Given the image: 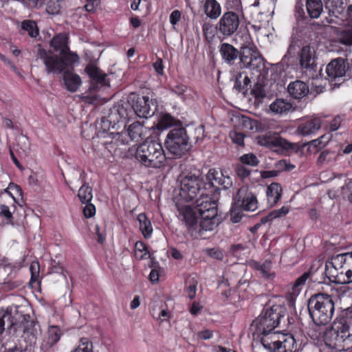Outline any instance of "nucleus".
Returning <instances> with one entry per match:
<instances>
[{"mask_svg": "<svg viewBox=\"0 0 352 352\" xmlns=\"http://www.w3.org/2000/svg\"><path fill=\"white\" fill-rule=\"evenodd\" d=\"M135 157L142 166L147 168H160L166 161L162 144L158 140L148 138L137 146Z\"/></svg>", "mask_w": 352, "mask_h": 352, "instance_id": "nucleus-1", "label": "nucleus"}, {"mask_svg": "<svg viewBox=\"0 0 352 352\" xmlns=\"http://www.w3.org/2000/svg\"><path fill=\"white\" fill-rule=\"evenodd\" d=\"M325 346L336 351L352 349V322L335 324L324 335Z\"/></svg>", "mask_w": 352, "mask_h": 352, "instance_id": "nucleus-2", "label": "nucleus"}, {"mask_svg": "<svg viewBox=\"0 0 352 352\" xmlns=\"http://www.w3.org/2000/svg\"><path fill=\"white\" fill-rule=\"evenodd\" d=\"M37 58L43 60L47 74H57L68 71L67 67H71L79 60L78 54L70 52L69 48L66 52L60 53V56H57L39 47L37 50Z\"/></svg>", "mask_w": 352, "mask_h": 352, "instance_id": "nucleus-3", "label": "nucleus"}, {"mask_svg": "<svg viewBox=\"0 0 352 352\" xmlns=\"http://www.w3.org/2000/svg\"><path fill=\"white\" fill-rule=\"evenodd\" d=\"M309 315L317 325L328 324L334 312V302L331 296L325 294L313 295L308 301Z\"/></svg>", "mask_w": 352, "mask_h": 352, "instance_id": "nucleus-4", "label": "nucleus"}, {"mask_svg": "<svg viewBox=\"0 0 352 352\" xmlns=\"http://www.w3.org/2000/svg\"><path fill=\"white\" fill-rule=\"evenodd\" d=\"M237 40L241 45L240 61L242 67L252 70H260L263 67V58L254 45L249 32H242Z\"/></svg>", "mask_w": 352, "mask_h": 352, "instance_id": "nucleus-5", "label": "nucleus"}, {"mask_svg": "<svg viewBox=\"0 0 352 352\" xmlns=\"http://www.w3.org/2000/svg\"><path fill=\"white\" fill-rule=\"evenodd\" d=\"M195 208L201 217L199 227L204 230H212L217 226V204L208 195L201 192L195 201Z\"/></svg>", "mask_w": 352, "mask_h": 352, "instance_id": "nucleus-6", "label": "nucleus"}, {"mask_svg": "<svg viewBox=\"0 0 352 352\" xmlns=\"http://www.w3.org/2000/svg\"><path fill=\"white\" fill-rule=\"evenodd\" d=\"M285 313V307L279 305L265 308L259 316L253 321L252 327H255L256 333L272 331L278 327Z\"/></svg>", "mask_w": 352, "mask_h": 352, "instance_id": "nucleus-7", "label": "nucleus"}, {"mask_svg": "<svg viewBox=\"0 0 352 352\" xmlns=\"http://www.w3.org/2000/svg\"><path fill=\"white\" fill-rule=\"evenodd\" d=\"M165 145L168 152L175 157H181L190 148L186 130L184 127L171 129L166 136Z\"/></svg>", "mask_w": 352, "mask_h": 352, "instance_id": "nucleus-8", "label": "nucleus"}, {"mask_svg": "<svg viewBox=\"0 0 352 352\" xmlns=\"http://www.w3.org/2000/svg\"><path fill=\"white\" fill-rule=\"evenodd\" d=\"M258 334L262 336L261 342L264 348L270 352H292L291 346L294 344V339L292 336L280 339V335L276 331L259 332Z\"/></svg>", "mask_w": 352, "mask_h": 352, "instance_id": "nucleus-9", "label": "nucleus"}, {"mask_svg": "<svg viewBox=\"0 0 352 352\" xmlns=\"http://www.w3.org/2000/svg\"><path fill=\"white\" fill-rule=\"evenodd\" d=\"M204 190V182L199 176L188 174L181 180L180 195L187 201H192L198 193Z\"/></svg>", "mask_w": 352, "mask_h": 352, "instance_id": "nucleus-10", "label": "nucleus"}, {"mask_svg": "<svg viewBox=\"0 0 352 352\" xmlns=\"http://www.w3.org/2000/svg\"><path fill=\"white\" fill-rule=\"evenodd\" d=\"M240 19L239 15L232 11L225 12L219 19L217 25V32L223 36L233 35L239 29Z\"/></svg>", "mask_w": 352, "mask_h": 352, "instance_id": "nucleus-11", "label": "nucleus"}, {"mask_svg": "<svg viewBox=\"0 0 352 352\" xmlns=\"http://www.w3.org/2000/svg\"><path fill=\"white\" fill-rule=\"evenodd\" d=\"M206 179L208 182L204 184L205 190L211 188L228 189L232 185V180L230 177L215 169H210L208 171Z\"/></svg>", "mask_w": 352, "mask_h": 352, "instance_id": "nucleus-12", "label": "nucleus"}, {"mask_svg": "<svg viewBox=\"0 0 352 352\" xmlns=\"http://www.w3.org/2000/svg\"><path fill=\"white\" fill-rule=\"evenodd\" d=\"M235 203L246 211H255L258 208L256 196L247 186L240 188L235 196Z\"/></svg>", "mask_w": 352, "mask_h": 352, "instance_id": "nucleus-13", "label": "nucleus"}, {"mask_svg": "<svg viewBox=\"0 0 352 352\" xmlns=\"http://www.w3.org/2000/svg\"><path fill=\"white\" fill-rule=\"evenodd\" d=\"M326 73L331 80L345 75L352 76V69L348 66L346 69V63L341 58L332 60L326 67Z\"/></svg>", "mask_w": 352, "mask_h": 352, "instance_id": "nucleus-14", "label": "nucleus"}, {"mask_svg": "<svg viewBox=\"0 0 352 352\" xmlns=\"http://www.w3.org/2000/svg\"><path fill=\"white\" fill-rule=\"evenodd\" d=\"M136 115L140 118H147L153 116L157 109L155 102L148 96L138 97L133 106Z\"/></svg>", "mask_w": 352, "mask_h": 352, "instance_id": "nucleus-15", "label": "nucleus"}, {"mask_svg": "<svg viewBox=\"0 0 352 352\" xmlns=\"http://www.w3.org/2000/svg\"><path fill=\"white\" fill-rule=\"evenodd\" d=\"M256 141L259 145L269 148L280 147L287 149L291 147V144L289 142L283 139L278 133L274 132H268L258 135Z\"/></svg>", "mask_w": 352, "mask_h": 352, "instance_id": "nucleus-16", "label": "nucleus"}, {"mask_svg": "<svg viewBox=\"0 0 352 352\" xmlns=\"http://www.w3.org/2000/svg\"><path fill=\"white\" fill-rule=\"evenodd\" d=\"M316 53L314 47L310 45L303 46L300 53V65L301 67L314 75L316 72Z\"/></svg>", "mask_w": 352, "mask_h": 352, "instance_id": "nucleus-17", "label": "nucleus"}, {"mask_svg": "<svg viewBox=\"0 0 352 352\" xmlns=\"http://www.w3.org/2000/svg\"><path fill=\"white\" fill-rule=\"evenodd\" d=\"M179 215L182 217V220L185 223L188 230H196L197 228V222L199 217L198 212L195 208L189 206H185L179 209Z\"/></svg>", "mask_w": 352, "mask_h": 352, "instance_id": "nucleus-18", "label": "nucleus"}, {"mask_svg": "<svg viewBox=\"0 0 352 352\" xmlns=\"http://www.w3.org/2000/svg\"><path fill=\"white\" fill-rule=\"evenodd\" d=\"M322 121L319 118H314L300 124L297 128L299 134L303 136L316 133L321 127Z\"/></svg>", "mask_w": 352, "mask_h": 352, "instance_id": "nucleus-19", "label": "nucleus"}, {"mask_svg": "<svg viewBox=\"0 0 352 352\" xmlns=\"http://www.w3.org/2000/svg\"><path fill=\"white\" fill-rule=\"evenodd\" d=\"M287 91L295 99H301L309 93V87L301 80L292 82L287 86Z\"/></svg>", "mask_w": 352, "mask_h": 352, "instance_id": "nucleus-20", "label": "nucleus"}, {"mask_svg": "<svg viewBox=\"0 0 352 352\" xmlns=\"http://www.w3.org/2000/svg\"><path fill=\"white\" fill-rule=\"evenodd\" d=\"M38 331L33 320H27L23 324V333L22 338L30 345H34L36 342Z\"/></svg>", "mask_w": 352, "mask_h": 352, "instance_id": "nucleus-21", "label": "nucleus"}, {"mask_svg": "<svg viewBox=\"0 0 352 352\" xmlns=\"http://www.w3.org/2000/svg\"><path fill=\"white\" fill-rule=\"evenodd\" d=\"M223 60L228 64L232 65L240 57L239 52L233 45L229 43H222L219 49Z\"/></svg>", "mask_w": 352, "mask_h": 352, "instance_id": "nucleus-22", "label": "nucleus"}, {"mask_svg": "<svg viewBox=\"0 0 352 352\" xmlns=\"http://www.w3.org/2000/svg\"><path fill=\"white\" fill-rule=\"evenodd\" d=\"M270 110L275 114H286L290 111H294L293 104L287 99L276 98L270 105Z\"/></svg>", "mask_w": 352, "mask_h": 352, "instance_id": "nucleus-23", "label": "nucleus"}, {"mask_svg": "<svg viewBox=\"0 0 352 352\" xmlns=\"http://www.w3.org/2000/svg\"><path fill=\"white\" fill-rule=\"evenodd\" d=\"M62 335L61 330L57 326H52L49 327L47 331V337L43 341L41 348L43 350H47L56 344Z\"/></svg>", "mask_w": 352, "mask_h": 352, "instance_id": "nucleus-24", "label": "nucleus"}, {"mask_svg": "<svg viewBox=\"0 0 352 352\" xmlns=\"http://www.w3.org/2000/svg\"><path fill=\"white\" fill-rule=\"evenodd\" d=\"M282 188L278 183L271 184L267 188L266 195L268 204L274 206L281 197Z\"/></svg>", "mask_w": 352, "mask_h": 352, "instance_id": "nucleus-25", "label": "nucleus"}, {"mask_svg": "<svg viewBox=\"0 0 352 352\" xmlns=\"http://www.w3.org/2000/svg\"><path fill=\"white\" fill-rule=\"evenodd\" d=\"M63 73V80L67 89L72 92L77 91L81 84V79L77 74H73L68 71Z\"/></svg>", "mask_w": 352, "mask_h": 352, "instance_id": "nucleus-26", "label": "nucleus"}, {"mask_svg": "<svg viewBox=\"0 0 352 352\" xmlns=\"http://www.w3.org/2000/svg\"><path fill=\"white\" fill-rule=\"evenodd\" d=\"M85 71L95 83L100 84L101 86L106 85V74L98 67L94 65H89L87 66Z\"/></svg>", "mask_w": 352, "mask_h": 352, "instance_id": "nucleus-27", "label": "nucleus"}, {"mask_svg": "<svg viewBox=\"0 0 352 352\" xmlns=\"http://www.w3.org/2000/svg\"><path fill=\"white\" fill-rule=\"evenodd\" d=\"M16 325V321L11 316V313L8 309H0V335H1L6 329H11Z\"/></svg>", "mask_w": 352, "mask_h": 352, "instance_id": "nucleus-28", "label": "nucleus"}, {"mask_svg": "<svg viewBox=\"0 0 352 352\" xmlns=\"http://www.w3.org/2000/svg\"><path fill=\"white\" fill-rule=\"evenodd\" d=\"M306 8L311 18L318 19L323 11V4L321 0H306Z\"/></svg>", "mask_w": 352, "mask_h": 352, "instance_id": "nucleus-29", "label": "nucleus"}, {"mask_svg": "<svg viewBox=\"0 0 352 352\" xmlns=\"http://www.w3.org/2000/svg\"><path fill=\"white\" fill-rule=\"evenodd\" d=\"M204 8L205 14L210 19H216L221 14V6L216 0H206Z\"/></svg>", "mask_w": 352, "mask_h": 352, "instance_id": "nucleus-30", "label": "nucleus"}, {"mask_svg": "<svg viewBox=\"0 0 352 352\" xmlns=\"http://www.w3.org/2000/svg\"><path fill=\"white\" fill-rule=\"evenodd\" d=\"M137 219L139 222L140 230L144 237L146 239L150 238L153 233V227L150 220L144 213L139 214Z\"/></svg>", "mask_w": 352, "mask_h": 352, "instance_id": "nucleus-31", "label": "nucleus"}, {"mask_svg": "<svg viewBox=\"0 0 352 352\" xmlns=\"http://www.w3.org/2000/svg\"><path fill=\"white\" fill-rule=\"evenodd\" d=\"M144 127L140 122H135L129 125L127 129V134L131 140L138 141L142 138Z\"/></svg>", "mask_w": 352, "mask_h": 352, "instance_id": "nucleus-32", "label": "nucleus"}, {"mask_svg": "<svg viewBox=\"0 0 352 352\" xmlns=\"http://www.w3.org/2000/svg\"><path fill=\"white\" fill-rule=\"evenodd\" d=\"M347 0H326L325 7L333 14H340L344 10Z\"/></svg>", "mask_w": 352, "mask_h": 352, "instance_id": "nucleus-33", "label": "nucleus"}, {"mask_svg": "<svg viewBox=\"0 0 352 352\" xmlns=\"http://www.w3.org/2000/svg\"><path fill=\"white\" fill-rule=\"evenodd\" d=\"M51 46L56 52L59 51L60 53L66 52L69 48L67 45V37L63 34L54 36L51 41Z\"/></svg>", "mask_w": 352, "mask_h": 352, "instance_id": "nucleus-34", "label": "nucleus"}, {"mask_svg": "<svg viewBox=\"0 0 352 352\" xmlns=\"http://www.w3.org/2000/svg\"><path fill=\"white\" fill-rule=\"evenodd\" d=\"M177 122H179V121L174 117L168 113H164L160 117L157 127L159 129H165L170 126L176 125Z\"/></svg>", "mask_w": 352, "mask_h": 352, "instance_id": "nucleus-35", "label": "nucleus"}, {"mask_svg": "<svg viewBox=\"0 0 352 352\" xmlns=\"http://www.w3.org/2000/svg\"><path fill=\"white\" fill-rule=\"evenodd\" d=\"M289 212V208L283 206L281 208L274 210L267 214L266 216L262 217L261 222L265 223L272 221L273 219L286 215Z\"/></svg>", "mask_w": 352, "mask_h": 352, "instance_id": "nucleus-36", "label": "nucleus"}, {"mask_svg": "<svg viewBox=\"0 0 352 352\" xmlns=\"http://www.w3.org/2000/svg\"><path fill=\"white\" fill-rule=\"evenodd\" d=\"M250 82V79L245 73H239L236 76L234 88L238 91H241L246 89Z\"/></svg>", "mask_w": 352, "mask_h": 352, "instance_id": "nucleus-37", "label": "nucleus"}, {"mask_svg": "<svg viewBox=\"0 0 352 352\" xmlns=\"http://www.w3.org/2000/svg\"><path fill=\"white\" fill-rule=\"evenodd\" d=\"M252 266L262 274L265 278H270L271 274L272 263L270 261L266 260L263 263L254 262Z\"/></svg>", "mask_w": 352, "mask_h": 352, "instance_id": "nucleus-38", "label": "nucleus"}, {"mask_svg": "<svg viewBox=\"0 0 352 352\" xmlns=\"http://www.w3.org/2000/svg\"><path fill=\"white\" fill-rule=\"evenodd\" d=\"M78 197L82 204L90 202L93 197L91 188L86 184L82 185L78 190Z\"/></svg>", "mask_w": 352, "mask_h": 352, "instance_id": "nucleus-39", "label": "nucleus"}, {"mask_svg": "<svg viewBox=\"0 0 352 352\" xmlns=\"http://www.w3.org/2000/svg\"><path fill=\"white\" fill-rule=\"evenodd\" d=\"M21 28L22 30L27 32L31 37H36L38 34L36 24L33 21H23L21 23Z\"/></svg>", "mask_w": 352, "mask_h": 352, "instance_id": "nucleus-40", "label": "nucleus"}, {"mask_svg": "<svg viewBox=\"0 0 352 352\" xmlns=\"http://www.w3.org/2000/svg\"><path fill=\"white\" fill-rule=\"evenodd\" d=\"M135 256L141 260L149 257V253L147 250L146 245L141 241H138L135 245Z\"/></svg>", "mask_w": 352, "mask_h": 352, "instance_id": "nucleus-41", "label": "nucleus"}, {"mask_svg": "<svg viewBox=\"0 0 352 352\" xmlns=\"http://www.w3.org/2000/svg\"><path fill=\"white\" fill-rule=\"evenodd\" d=\"M72 352H93L92 342L87 338H82L78 347Z\"/></svg>", "mask_w": 352, "mask_h": 352, "instance_id": "nucleus-42", "label": "nucleus"}, {"mask_svg": "<svg viewBox=\"0 0 352 352\" xmlns=\"http://www.w3.org/2000/svg\"><path fill=\"white\" fill-rule=\"evenodd\" d=\"M45 10L50 14H58L60 10V0H48Z\"/></svg>", "mask_w": 352, "mask_h": 352, "instance_id": "nucleus-43", "label": "nucleus"}, {"mask_svg": "<svg viewBox=\"0 0 352 352\" xmlns=\"http://www.w3.org/2000/svg\"><path fill=\"white\" fill-rule=\"evenodd\" d=\"M197 281L194 278L186 280V292L190 299H193L196 296Z\"/></svg>", "mask_w": 352, "mask_h": 352, "instance_id": "nucleus-44", "label": "nucleus"}, {"mask_svg": "<svg viewBox=\"0 0 352 352\" xmlns=\"http://www.w3.org/2000/svg\"><path fill=\"white\" fill-rule=\"evenodd\" d=\"M241 164L243 165H250L252 166H255L258 164V161L256 155L252 153L245 154L241 157L240 158Z\"/></svg>", "mask_w": 352, "mask_h": 352, "instance_id": "nucleus-45", "label": "nucleus"}, {"mask_svg": "<svg viewBox=\"0 0 352 352\" xmlns=\"http://www.w3.org/2000/svg\"><path fill=\"white\" fill-rule=\"evenodd\" d=\"M325 138H326L325 135H322L321 137H320L318 139L310 141L309 142V148L310 149L311 147H314V148H316V151H318L319 149H321L327 144V143L329 141V138H327V140L324 142V139H325Z\"/></svg>", "mask_w": 352, "mask_h": 352, "instance_id": "nucleus-46", "label": "nucleus"}, {"mask_svg": "<svg viewBox=\"0 0 352 352\" xmlns=\"http://www.w3.org/2000/svg\"><path fill=\"white\" fill-rule=\"evenodd\" d=\"M275 167L278 172H282L284 170H287V171L292 170L295 168V166L292 164L291 163H289L286 160H281L278 161L275 164Z\"/></svg>", "mask_w": 352, "mask_h": 352, "instance_id": "nucleus-47", "label": "nucleus"}, {"mask_svg": "<svg viewBox=\"0 0 352 352\" xmlns=\"http://www.w3.org/2000/svg\"><path fill=\"white\" fill-rule=\"evenodd\" d=\"M31 272V281H38L39 278L40 265L38 261H33L30 267Z\"/></svg>", "mask_w": 352, "mask_h": 352, "instance_id": "nucleus-48", "label": "nucleus"}, {"mask_svg": "<svg viewBox=\"0 0 352 352\" xmlns=\"http://www.w3.org/2000/svg\"><path fill=\"white\" fill-rule=\"evenodd\" d=\"M339 42L343 45H352V30L344 31L339 38Z\"/></svg>", "mask_w": 352, "mask_h": 352, "instance_id": "nucleus-49", "label": "nucleus"}, {"mask_svg": "<svg viewBox=\"0 0 352 352\" xmlns=\"http://www.w3.org/2000/svg\"><path fill=\"white\" fill-rule=\"evenodd\" d=\"M235 171L239 177L243 179L248 177L250 175L251 170L250 168L245 167V165L239 164L236 165Z\"/></svg>", "mask_w": 352, "mask_h": 352, "instance_id": "nucleus-50", "label": "nucleus"}, {"mask_svg": "<svg viewBox=\"0 0 352 352\" xmlns=\"http://www.w3.org/2000/svg\"><path fill=\"white\" fill-rule=\"evenodd\" d=\"M333 260L334 262H340L342 263H346V261H349L352 260V252H345L342 254H338L336 256H335Z\"/></svg>", "mask_w": 352, "mask_h": 352, "instance_id": "nucleus-51", "label": "nucleus"}, {"mask_svg": "<svg viewBox=\"0 0 352 352\" xmlns=\"http://www.w3.org/2000/svg\"><path fill=\"white\" fill-rule=\"evenodd\" d=\"M230 137L234 143L239 145L243 144L244 135L243 133L236 131H231Z\"/></svg>", "mask_w": 352, "mask_h": 352, "instance_id": "nucleus-52", "label": "nucleus"}, {"mask_svg": "<svg viewBox=\"0 0 352 352\" xmlns=\"http://www.w3.org/2000/svg\"><path fill=\"white\" fill-rule=\"evenodd\" d=\"M22 285L21 280H8L3 283V289L6 290H12Z\"/></svg>", "mask_w": 352, "mask_h": 352, "instance_id": "nucleus-53", "label": "nucleus"}, {"mask_svg": "<svg viewBox=\"0 0 352 352\" xmlns=\"http://www.w3.org/2000/svg\"><path fill=\"white\" fill-rule=\"evenodd\" d=\"M87 204L85 206L83 209V213L85 217L90 218L92 217L96 213L95 206L92 204L87 203Z\"/></svg>", "mask_w": 352, "mask_h": 352, "instance_id": "nucleus-54", "label": "nucleus"}, {"mask_svg": "<svg viewBox=\"0 0 352 352\" xmlns=\"http://www.w3.org/2000/svg\"><path fill=\"white\" fill-rule=\"evenodd\" d=\"M310 275L311 273L309 272H305L296 280L294 286L295 287H298L300 286L304 285L307 279L310 277Z\"/></svg>", "mask_w": 352, "mask_h": 352, "instance_id": "nucleus-55", "label": "nucleus"}, {"mask_svg": "<svg viewBox=\"0 0 352 352\" xmlns=\"http://www.w3.org/2000/svg\"><path fill=\"white\" fill-rule=\"evenodd\" d=\"M202 30L206 38H212L214 36L212 25L210 23H204L202 26Z\"/></svg>", "mask_w": 352, "mask_h": 352, "instance_id": "nucleus-56", "label": "nucleus"}, {"mask_svg": "<svg viewBox=\"0 0 352 352\" xmlns=\"http://www.w3.org/2000/svg\"><path fill=\"white\" fill-rule=\"evenodd\" d=\"M5 191L9 194L14 200H15V198L13 196L12 191L18 193L19 195L21 194V188L20 186L12 183L9 184L8 187L5 190Z\"/></svg>", "mask_w": 352, "mask_h": 352, "instance_id": "nucleus-57", "label": "nucleus"}, {"mask_svg": "<svg viewBox=\"0 0 352 352\" xmlns=\"http://www.w3.org/2000/svg\"><path fill=\"white\" fill-rule=\"evenodd\" d=\"M208 253L210 257L217 260H221L223 258V252L219 249H210L208 251Z\"/></svg>", "mask_w": 352, "mask_h": 352, "instance_id": "nucleus-58", "label": "nucleus"}, {"mask_svg": "<svg viewBox=\"0 0 352 352\" xmlns=\"http://www.w3.org/2000/svg\"><path fill=\"white\" fill-rule=\"evenodd\" d=\"M0 214L4 217L7 220H10L12 218V214L10 211L9 207L6 205H1Z\"/></svg>", "mask_w": 352, "mask_h": 352, "instance_id": "nucleus-59", "label": "nucleus"}, {"mask_svg": "<svg viewBox=\"0 0 352 352\" xmlns=\"http://www.w3.org/2000/svg\"><path fill=\"white\" fill-rule=\"evenodd\" d=\"M181 19V12L176 10L171 12L170 15V22L173 25H176Z\"/></svg>", "mask_w": 352, "mask_h": 352, "instance_id": "nucleus-60", "label": "nucleus"}, {"mask_svg": "<svg viewBox=\"0 0 352 352\" xmlns=\"http://www.w3.org/2000/svg\"><path fill=\"white\" fill-rule=\"evenodd\" d=\"M242 250H245V248L241 244L234 245L230 248V252L234 256H240Z\"/></svg>", "mask_w": 352, "mask_h": 352, "instance_id": "nucleus-61", "label": "nucleus"}, {"mask_svg": "<svg viewBox=\"0 0 352 352\" xmlns=\"http://www.w3.org/2000/svg\"><path fill=\"white\" fill-rule=\"evenodd\" d=\"M153 67L155 70V72L160 75L163 74L164 72V66H163V62L161 58H158L154 63H153Z\"/></svg>", "mask_w": 352, "mask_h": 352, "instance_id": "nucleus-62", "label": "nucleus"}, {"mask_svg": "<svg viewBox=\"0 0 352 352\" xmlns=\"http://www.w3.org/2000/svg\"><path fill=\"white\" fill-rule=\"evenodd\" d=\"M212 332L210 330L206 329L198 333V338L202 340H208L212 337Z\"/></svg>", "mask_w": 352, "mask_h": 352, "instance_id": "nucleus-63", "label": "nucleus"}, {"mask_svg": "<svg viewBox=\"0 0 352 352\" xmlns=\"http://www.w3.org/2000/svg\"><path fill=\"white\" fill-rule=\"evenodd\" d=\"M172 91L178 96L183 95L186 91V87L184 85H176L172 87Z\"/></svg>", "mask_w": 352, "mask_h": 352, "instance_id": "nucleus-64", "label": "nucleus"}]
</instances>
